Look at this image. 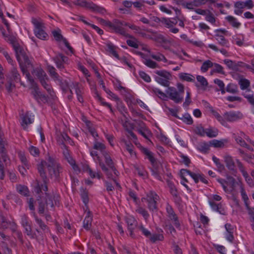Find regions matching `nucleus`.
<instances>
[{"label":"nucleus","mask_w":254,"mask_h":254,"mask_svg":"<svg viewBox=\"0 0 254 254\" xmlns=\"http://www.w3.org/2000/svg\"><path fill=\"white\" fill-rule=\"evenodd\" d=\"M59 195L55 193L50 194L49 193L45 192V197H42L38 196L36 201L38 203V212L39 214H44L45 210L48 211L49 210L53 209L55 205L59 204Z\"/></svg>","instance_id":"nucleus-1"},{"label":"nucleus","mask_w":254,"mask_h":254,"mask_svg":"<svg viewBox=\"0 0 254 254\" xmlns=\"http://www.w3.org/2000/svg\"><path fill=\"white\" fill-rule=\"evenodd\" d=\"M43 164V167L47 166L49 174L51 178H54L56 180H58L60 177V173L62 169L59 164L51 157H48L47 161H42L41 163L38 164L40 165Z\"/></svg>","instance_id":"nucleus-2"},{"label":"nucleus","mask_w":254,"mask_h":254,"mask_svg":"<svg viewBox=\"0 0 254 254\" xmlns=\"http://www.w3.org/2000/svg\"><path fill=\"white\" fill-rule=\"evenodd\" d=\"M20 76L17 70L13 67L10 74L6 75V83L5 85V88L8 93L12 92L15 88V82H20Z\"/></svg>","instance_id":"nucleus-3"},{"label":"nucleus","mask_w":254,"mask_h":254,"mask_svg":"<svg viewBox=\"0 0 254 254\" xmlns=\"http://www.w3.org/2000/svg\"><path fill=\"white\" fill-rule=\"evenodd\" d=\"M155 73L157 74L155 76V81L165 87H168L170 85V80L172 78L171 74L165 70H156Z\"/></svg>","instance_id":"nucleus-4"},{"label":"nucleus","mask_w":254,"mask_h":254,"mask_svg":"<svg viewBox=\"0 0 254 254\" xmlns=\"http://www.w3.org/2000/svg\"><path fill=\"white\" fill-rule=\"evenodd\" d=\"M32 22L35 27L34 33L36 36L40 39H45L48 35L44 30L45 28L44 24L35 18L32 19Z\"/></svg>","instance_id":"nucleus-5"},{"label":"nucleus","mask_w":254,"mask_h":254,"mask_svg":"<svg viewBox=\"0 0 254 254\" xmlns=\"http://www.w3.org/2000/svg\"><path fill=\"white\" fill-rule=\"evenodd\" d=\"M128 25L129 24L126 22L120 21L118 19H115L114 30L116 33H119L126 37L132 38V36L126 33L124 28L122 27L123 26H128Z\"/></svg>","instance_id":"nucleus-6"},{"label":"nucleus","mask_w":254,"mask_h":254,"mask_svg":"<svg viewBox=\"0 0 254 254\" xmlns=\"http://www.w3.org/2000/svg\"><path fill=\"white\" fill-rule=\"evenodd\" d=\"M147 198H143L146 200L148 202V208L152 211H157V207L156 205V200L158 196L156 193L153 191H150L149 193L147 194Z\"/></svg>","instance_id":"nucleus-7"},{"label":"nucleus","mask_w":254,"mask_h":254,"mask_svg":"<svg viewBox=\"0 0 254 254\" xmlns=\"http://www.w3.org/2000/svg\"><path fill=\"white\" fill-rule=\"evenodd\" d=\"M166 92L169 95L170 99L176 103H181L183 100V97L180 95L181 94L174 87H168Z\"/></svg>","instance_id":"nucleus-8"},{"label":"nucleus","mask_w":254,"mask_h":254,"mask_svg":"<svg viewBox=\"0 0 254 254\" xmlns=\"http://www.w3.org/2000/svg\"><path fill=\"white\" fill-rule=\"evenodd\" d=\"M43 164L42 163L41 165H38L37 166V169L44 183V185H42L41 186L42 190H43L45 191H47L48 190V188L47 184L48 183L49 180L46 175V173L44 170L43 169Z\"/></svg>","instance_id":"nucleus-9"},{"label":"nucleus","mask_w":254,"mask_h":254,"mask_svg":"<svg viewBox=\"0 0 254 254\" xmlns=\"http://www.w3.org/2000/svg\"><path fill=\"white\" fill-rule=\"evenodd\" d=\"M166 210L168 213L169 218L174 221V225L177 228L180 227V224L179 222L178 218L175 213L173 208L169 204H167L166 207Z\"/></svg>","instance_id":"nucleus-10"},{"label":"nucleus","mask_w":254,"mask_h":254,"mask_svg":"<svg viewBox=\"0 0 254 254\" xmlns=\"http://www.w3.org/2000/svg\"><path fill=\"white\" fill-rule=\"evenodd\" d=\"M61 145H62V148H64L65 150L64 151L63 154L67 160L68 162L73 167V168L74 170H76V168H78V166L75 164V161L72 159V158L70 156L68 150L67 149V147L65 145L64 142V140H62L61 142Z\"/></svg>","instance_id":"nucleus-11"},{"label":"nucleus","mask_w":254,"mask_h":254,"mask_svg":"<svg viewBox=\"0 0 254 254\" xmlns=\"http://www.w3.org/2000/svg\"><path fill=\"white\" fill-rule=\"evenodd\" d=\"M181 177L185 182H187V180L185 178V174L187 173L189 174L194 181L195 183H197L199 181L200 174H196L193 172H191L189 170L182 169L180 171Z\"/></svg>","instance_id":"nucleus-12"},{"label":"nucleus","mask_w":254,"mask_h":254,"mask_svg":"<svg viewBox=\"0 0 254 254\" xmlns=\"http://www.w3.org/2000/svg\"><path fill=\"white\" fill-rule=\"evenodd\" d=\"M126 222L127 225V228L130 232V236L133 237L134 235L133 230L135 227H137V222L133 217H128L126 218Z\"/></svg>","instance_id":"nucleus-13"},{"label":"nucleus","mask_w":254,"mask_h":254,"mask_svg":"<svg viewBox=\"0 0 254 254\" xmlns=\"http://www.w3.org/2000/svg\"><path fill=\"white\" fill-rule=\"evenodd\" d=\"M240 114L239 112L238 113L234 112H226L224 115V120L230 122L236 121L240 119Z\"/></svg>","instance_id":"nucleus-14"},{"label":"nucleus","mask_w":254,"mask_h":254,"mask_svg":"<svg viewBox=\"0 0 254 254\" xmlns=\"http://www.w3.org/2000/svg\"><path fill=\"white\" fill-rule=\"evenodd\" d=\"M224 162L227 168L232 171L235 172V164L232 157L229 155H226L224 157Z\"/></svg>","instance_id":"nucleus-15"},{"label":"nucleus","mask_w":254,"mask_h":254,"mask_svg":"<svg viewBox=\"0 0 254 254\" xmlns=\"http://www.w3.org/2000/svg\"><path fill=\"white\" fill-rule=\"evenodd\" d=\"M13 48L15 52L17 60L18 63H20V61H22L21 57H22L23 55L25 54L24 50L20 47L19 44L14 45V47Z\"/></svg>","instance_id":"nucleus-16"},{"label":"nucleus","mask_w":254,"mask_h":254,"mask_svg":"<svg viewBox=\"0 0 254 254\" xmlns=\"http://www.w3.org/2000/svg\"><path fill=\"white\" fill-rule=\"evenodd\" d=\"M73 3L76 5L86 7L90 9L92 2H88L85 0H76L74 1Z\"/></svg>","instance_id":"nucleus-17"},{"label":"nucleus","mask_w":254,"mask_h":254,"mask_svg":"<svg viewBox=\"0 0 254 254\" xmlns=\"http://www.w3.org/2000/svg\"><path fill=\"white\" fill-rule=\"evenodd\" d=\"M22 122L21 123V126L24 129H26L27 128V127L28 125L32 123V119L29 118L28 113H26L25 115L23 116L22 117Z\"/></svg>","instance_id":"nucleus-18"},{"label":"nucleus","mask_w":254,"mask_h":254,"mask_svg":"<svg viewBox=\"0 0 254 254\" xmlns=\"http://www.w3.org/2000/svg\"><path fill=\"white\" fill-rule=\"evenodd\" d=\"M34 72L35 74V75L38 78L40 81L41 79H48V77L46 75L45 72L42 69H36L34 70Z\"/></svg>","instance_id":"nucleus-19"},{"label":"nucleus","mask_w":254,"mask_h":254,"mask_svg":"<svg viewBox=\"0 0 254 254\" xmlns=\"http://www.w3.org/2000/svg\"><path fill=\"white\" fill-rule=\"evenodd\" d=\"M226 19L234 27L238 28L241 23L237 21V19L232 16L229 15L226 17Z\"/></svg>","instance_id":"nucleus-20"},{"label":"nucleus","mask_w":254,"mask_h":254,"mask_svg":"<svg viewBox=\"0 0 254 254\" xmlns=\"http://www.w3.org/2000/svg\"><path fill=\"white\" fill-rule=\"evenodd\" d=\"M167 182L168 184V186L170 188V193L174 197H178L177 190L174 184L168 180H167Z\"/></svg>","instance_id":"nucleus-21"},{"label":"nucleus","mask_w":254,"mask_h":254,"mask_svg":"<svg viewBox=\"0 0 254 254\" xmlns=\"http://www.w3.org/2000/svg\"><path fill=\"white\" fill-rule=\"evenodd\" d=\"M179 119L187 125H192L193 124V120L189 113H186L182 117H180Z\"/></svg>","instance_id":"nucleus-22"},{"label":"nucleus","mask_w":254,"mask_h":254,"mask_svg":"<svg viewBox=\"0 0 254 254\" xmlns=\"http://www.w3.org/2000/svg\"><path fill=\"white\" fill-rule=\"evenodd\" d=\"M17 191L21 194L27 196H28L29 190L26 186L19 185L17 187Z\"/></svg>","instance_id":"nucleus-23"},{"label":"nucleus","mask_w":254,"mask_h":254,"mask_svg":"<svg viewBox=\"0 0 254 254\" xmlns=\"http://www.w3.org/2000/svg\"><path fill=\"white\" fill-rule=\"evenodd\" d=\"M90 9L92 11L99 12L102 14L106 12V10L104 8L100 7L93 2L91 4Z\"/></svg>","instance_id":"nucleus-24"},{"label":"nucleus","mask_w":254,"mask_h":254,"mask_svg":"<svg viewBox=\"0 0 254 254\" xmlns=\"http://www.w3.org/2000/svg\"><path fill=\"white\" fill-rule=\"evenodd\" d=\"M213 63L209 60L205 61L202 64L201 70L203 72H206L208 68L213 66Z\"/></svg>","instance_id":"nucleus-25"},{"label":"nucleus","mask_w":254,"mask_h":254,"mask_svg":"<svg viewBox=\"0 0 254 254\" xmlns=\"http://www.w3.org/2000/svg\"><path fill=\"white\" fill-rule=\"evenodd\" d=\"M152 92L157 95L160 99L165 100L168 96L166 94L161 91L160 89L157 88H154L152 89Z\"/></svg>","instance_id":"nucleus-26"},{"label":"nucleus","mask_w":254,"mask_h":254,"mask_svg":"<svg viewBox=\"0 0 254 254\" xmlns=\"http://www.w3.org/2000/svg\"><path fill=\"white\" fill-rule=\"evenodd\" d=\"M212 160L214 161V162L215 163L218 171L220 172H222L223 170L225 169L224 165L222 164L220 161L219 159L216 158L215 156H213L212 157Z\"/></svg>","instance_id":"nucleus-27"},{"label":"nucleus","mask_w":254,"mask_h":254,"mask_svg":"<svg viewBox=\"0 0 254 254\" xmlns=\"http://www.w3.org/2000/svg\"><path fill=\"white\" fill-rule=\"evenodd\" d=\"M214 68L211 70V74H212L213 72L219 73L222 74H225V72L223 71V67L220 64L213 63Z\"/></svg>","instance_id":"nucleus-28"},{"label":"nucleus","mask_w":254,"mask_h":254,"mask_svg":"<svg viewBox=\"0 0 254 254\" xmlns=\"http://www.w3.org/2000/svg\"><path fill=\"white\" fill-rule=\"evenodd\" d=\"M149 238L151 242L154 243L157 241H163L164 236L162 234H155L152 235L151 234V236Z\"/></svg>","instance_id":"nucleus-29"},{"label":"nucleus","mask_w":254,"mask_h":254,"mask_svg":"<svg viewBox=\"0 0 254 254\" xmlns=\"http://www.w3.org/2000/svg\"><path fill=\"white\" fill-rule=\"evenodd\" d=\"M92 220V218L90 216L88 215L85 217L83 221V227L87 230L90 229V226H91Z\"/></svg>","instance_id":"nucleus-30"},{"label":"nucleus","mask_w":254,"mask_h":254,"mask_svg":"<svg viewBox=\"0 0 254 254\" xmlns=\"http://www.w3.org/2000/svg\"><path fill=\"white\" fill-rule=\"evenodd\" d=\"M106 164L111 169L114 167V163L110 155L107 152L103 153Z\"/></svg>","instance_id":"nucleus-31"},{"label":"nucleus","mask_w":254,"mask_h":254,"mask_svg":"<svg viewBox=\"0 0 254 254\" xmlns=\"http://www.w3.org/2000/svg\"><path fill=\"white\" fill-rule=\"evenodd\" d=\"M218 130L217 129H212L209 128L206 129L205 134L209 137L212 138L216 137L218 135Z\"/></svg>","instance_id":"nucleus-32"},{"label":"nucleus","mask_w":254,"mask_h":254,"mask_svg":"<svg viewBox=\"0 0 254 254\" xmlns=\"http://www.w3.org/2000/svg\"><path fill=\"white\" fill-rule=\"evenodd\" d=\"M96 19L97 20L102 24L107 26L111 28V29L114 30V20H113V22L112 23L109 21H106L104 19H103L102 18L100 17H96Z\"/></svg>","instance_id":"nucleus-33"},{"label":"nucleus","mask_w":254,"mask_h":254,"mask_svg":"<svg viewBox=\"0 0 254 254\" xmlns=\"http://www.w3.org/2000/svg\"><path fill=\"white\" fill-rule=\"evenodd\" d=\"M61 54H58L55 57L53 58L54 61L57 64V66L58 68L62 69L64 68L62 59H60Z\"/></svg>","instance_id":"nucleus-34"},{"label":"nucleus","mask_w":254,"mask_h":254,"mask_svg":"<svg viewBox=\"0 0 254 254\" xmlns=\"http://www.w3.org/2000/svg\"><path fill=\"white\" fill-rule=\"evenodd\" d=\"M3 35L7 38L6 40L12 45L14 47V45H17L18 43L16 42V38L12 35H6L4 32H2Z\"/></svg>","instance_id":"nucleus-35"},{"label":"nucleus","mask_w":254,"mask_h":254,"mask_svg":"<svg viewBox=\"0 0 254 254\" xmlns=\"http://www.w3.org/2000/svg\"><path fill=\"white\" fill-rule=\"evenodd\" d=\"M209 143L216 148H223L224 146V143L222 140L214 139L210 141Z\"/></svg>","instance_id":"nucleus-36"},{"label":"nucleus","mask_w":254,"mask_h":254,"mask_svg":"<svg viewBox=\"0 0 254 254\" xmlns=\"http://www.w3.org/2000/svg\"><path fill=\"white\" fill-rule=\"evenodd\" d=\"M143 63L150 68H155L158 67V64L150 59H145V60L143 61Z\"/></svg>","instance_id":"nucleus-37"},{"label":"nucleus","mask_w":254,"mask_h":254,"mask_svg":"<svg viewBox=\"0 0 254 254\" xmlns=\"http://www.w3.org/2000/svg\"><path fill=\"white\" fill-rule=\"evenodd\" d=\"M241 193L242 199H243L245 202V205L246 207H247V206H250L249 203V197L246 194L245 189L243 187H241Z\"/></svg>","instance_id":"nucleus-38"},{"label":"nucleus","mask_w":254,"mask_h":254,"mask_svg":"<svg viewBox=\"0 0 254 254\" xmlns=\"http://www.w3.org/2000/svg\"><path fill=\"white\" fill-rule=\"evenodd\" d=\"M32 86L33 88V91L31 92V94L36 100H38V97L39 96L40 91L39 90L37 84L36 83L35 85H32Z\"/></svg>","instance_id":"nucleus-39"},{"label":"nucleus","mask_w":254,"mask_h":254,"mask_svg":"<svg viewBox=\"0 0 254 254\" xmlns=\"http://www.w3.org/2000/svg\"><path fill=\"white\" fill-rule=\"evenodd\" d=\"M224 63L227 65L229 69L234 70L237 68L238 65L230 60L225 59L224 60Z\"/></svg>","instance_id":"nucleus-40"},{"label":"nucleus","mask_w":254,"mask_h":254,"mask_svg":"<svg viewBox=\"0 0 254 254\" xmlns=\"http://www.w3.org/2000/svg\"><path fill=\"white\" fill-rule=\"evenodd\" d=\"M211 113L215 116V117L217 119V120L220 122L222 125H224L225 123V121L224 118H223L218 112L214 111L212 107H211Z\"/></svg>","instance_id":"nucleus-41"},{"label":"nucleus","mask_w":254,"mask_h":254,"mask_svg":"<svg viewBox=\"0 0 254 254\" xmlns=\"http://www.w3.org/2000/svg\"><path fill=\"white\" fill-rule=\"evenodd\" d=\"M93 148L95 149L100 150L102 153L103 154V153L106 152L105 151V145L104 144L100 142H96L93 146Z\"/></svg>","instance_id":"nucleus-42"},{"label":"nucleus","mask_w":254,"mask_h":254,"mask_svg":"<svg viewBox=\"0 0 254 254\" xmlns=\"http://www.w3.org/2000/svg\"><path fill=\"white\" fill-rule=\"evenodd\" d=\"M205 132L206 129H204L201 125H199V126H197L195 129V132L197 134L201 136H204V135L205 134Z\"/></svg>","instance_id":"nucleus-43"},{"label":"nucleus","mask_w":254,"mask_h":254,"mask_svg":"<svg viewBox=\"0 0 254 254\" xmlns=\"http://www.w3.org/2000/svg\"><path fill=\"white\" fill-rule=\"evenodd\" d=\"M58 80L60 82V85L62 90L64 92H66L67 91L68 87H69L68 82L65 80L63 81L62 80H61L60 78L58 79Z\"/></svg>","instance_id":"nucleus-44"},{"label":"nucleus","mask_w":254,"mask_h":254,"mask_svg":"<svg viewBox=\"0 0 254 254\" xmlns=\"http://www.w3.org/2000/svg\"><path fill=\"white\" fill-rule=\"evenodd\" d=\"M47 80V79H41L40 81L42 85L44 87V88L46 89L47 92L49 94L52 95V93L54 92L53 90L50 88V86L49 84H48L46 81Z\"/></svg>","instance_id":"nucleus-45"},{"label":"nucleus","mask_w":254,"mask_h":254,"mask_svg":"<svg viewBox=\"0 0 254 254\" xmlns=\"http://www.w3.org/2000/svg\"><path fill=\"white\" fill-rule=\"evenodd\" d=\"M226 91L231 93H236L238 92L237 86L233 84H229L226 87Z\"/></svg>","instance_id":"nucleus-46"},{"label":"nucleus","mask_w":254,"mask_h":254,"mask_svg":"<svg viewBox=\"0 0 254 254\" xmlns=\"http://www.w3.org/2000/svg\"><path fill=\"white\" fill-rule=\"evenodd\" d=\"M209 203L214 210L217 211L221 214H223L221 213V211L219 210L222 207L221 203L216 204L215 202L212 201H209Z\"/></svg>","instance_id":"nucleus-47"},{"label":"nucleus","mask_w":254,"mask_h":254,"mask_svg":"<svg viewBox=\"0 0 254 254\" xmlns=\"http://www.w3.org/2000/svg\"><path fill=\"white\" fill-rule=\"evenodd\" d=\"M48 70L52 77H53L54 78H56L57 80H58V79H59V75L56 72V69L53 66H49Z\"/></svg>","instance_id":"nucleus-48"},{"label":"nucleus","mask_w":254,"mask_h":254,"mask_svg":"<svg viewBox=\"0 0 254 254\" xmlns=\"http://www.w3.org/2000/svg\"><path fill=\"white\" fill-rule=\"evenodd\" d=\"M190 74L186 73H181L179 74V77L183 80L187 81H193L194 79L191 78Z\"/></svg>","instance_id":"nucleus-49"},{"label":"nucleus","mask_w":254,"mask_h":254,"mask_svg":"<svg viewBox=\"0 0 254 254\" xmlns=\"http://www.w3.org/2000/svg\"><path fill=\"white\" fill-rule=\"evenodd\" d=\"M52 34L56 40L57 41H63V39H65L63 37V35L60 33V30L59 31H53Z\"/></svg>","instance_id":"nucleus-50"},{"label":"nucleus","mask_w":254,"mask_h":254,"mask_svg":"<svg viewBox=\"0 0 254 254\" xmlns=\"http://www.w3.org/2000/svg\"><path fill=\"white\" fill-rule=\"evenodd\" d=\"M99 165L101 167L102 170L105 172L108 177L110 178L112 176V174L111 173L109 172L108 168L105 166V164L101 161H99Z\"/></svg>","instance_id":"nucleus-51"},{"label":"nucleus","mask_w":254,"mask_h":254,"mask_svg":"<svg viewBox=\"0 0 254 254\" xmlns=\"http://www.w3.org/2000/svg\"><path fill=\"white\" fill-rule=\"evenodd\" d=\"M240 84L241 89L244 90L250 86V82L248 80L244 79L240 81Z\"/></svg>","instance_id":"nucleus-52"},{"label":"nucleus","mask_w":254,"mask_h":254,"mask_svg":"<svg viewBox=\"0 0 254 254\" xmlns=\"http://www.w3.org/2000/svg\"><path fill=\"white\" fill-rule=\"evenodd\" d=\"M86 171L89 173V175L92 178H94L96 177V176H97L98 179H100L101 178L100 174H99L98 173H97V175H96V173L92 171L88 165L86 167Z\"/></svg>","instance_id":"nucleus-53"},{"label":"nucleus","mask_w":254,"mask_h":254,"mask_svg":"<svg viewBox=\"0 0 254 254\" xmlns=\"http://www.w3.org/2000/svg\"><path fill=\"white\" fill-rule=\"evenodd\" d=\"M139 75L140 77L142 78L145 81L147 82H150L151 81L150 77L143 71H140L139 72Z\"/></svg>","instance_id":"nucleus-54"},{"label":"nucleus","mask_w":254,"mask_h":254,"mask_svg":"<svg viewBox=\"0 0 254 254\" xmlns=\"http://www.w3.org/2000/svg\"><path fill=\"white\" fill-rule=\"evenodd\" d=\"M234 138L237 143L240 144L242 147L247 146V143L245 141L244 139H243L242 137L241 136H237L235 134H234Z\"/></svg>","instance_id":"nucleus-55"},{"label":"nucleus","mask_w":254,"mask_h":254,"mask_svg":"<svg viewBox=\"0 0 254 254\" xmlns=\"http://www.w3.org/2000/svg\"><path fill=\"white\" fill-rule=\"evenodd\" d=\"M205 19L207 21L214 23L215 22V18L213 14L209 10L206 15Z\"/></svg>","instance_id":"nucleus-56"},{"label":"nucleus","mask_w":254,"mask_h":254,"mask_svg":"<svg viewBox=\"0 0 254 254\" xmlns=\"http://www.w3.org/2000/svg\"><path fill=\"white\" fill-rule=\"evenodd\" d=\"M29 151L31 154L34 156H38L39 155L40 152L39 149L35 146H31L29 148Z\"/></svg>","instance_id":"nucleus-57"},{"label":"nucleus","mask_w":254,"mask_h":254,"mask_svg":"<svg viewBox=\"0 0 254 254\" xmlns=\"http://www.w3.org/2000/svg\"><path fill=\"white\" fill-rule=\"evenodd\" d=\"M197 80L200 82V84L202 86H207L208 85V82L206 79L202 76L197 75L196 76Z\"/></svg>","instance_id":"nucleus-58"},{"label":"nucleus","mask_w":254,"mask_h":254,"mask_svg":"<svg viewBox=\"0 0 254 254\" xmlns=\"http://www.w3.org/2000/svg\"><path fill=\"white\" fill-rule=\"evenodd\" d=\"M197 2H199L197 0H194L193 2H186L185 7L189 9L194 10V9L192 7V6L194 5L195 6H197L198 5L196 3Z\"/></svg>","instance_id":"nucleus-59"},{"label":"nucleus","mask_w":254,"mask_h":254,"mask_svg":"<svg viewBox=\"0 0 254 254\" xmlns=\"http://www.w3.org/2000/svg\"><path fill=\"white\" fill-rule=\"evenodd\" d=\"M138 229L140 230L142 234L147 238L151 236V233L148 230L146 229L142 225L138 227Z\"/></svg>","instance_id":"nucleus-60"},{"label":"nucleus","mask_w":254,"mask_h":254,"mask_svg":"<svg viewBox=\"0 0 254 254\" xmlns=\"http://www.w3.org/2000/svg\"><path fill=\"white\" fill-rule=\"evenodd\" d=\"M25 230V233L28 236H30L31 238H35V234H33L32 232V229L30 225L26 226L24 227Z\"/></svg>","instance_id":"nucleus-61"},{"label":"nucleus","mask_w":254,"mask_h":254,"mask_svg":"<svg viewBox=\"0 0 254 254\" xmlns=\"http://www.w3.org/2000/svg\"><path fill=\"white\" fill-rule=\"evenodd\" d=\"M199 149L201 152L206 153L209 149V145L207 143L203 142L200 145Z\"/></svg>","instance_id":"nucleus-62"},{"label":"nucleus","mask_w":254,"mask_h":254,"mask_svg":"<svg viewBox=\"0 0 254 254\" xmlns=\"http://www.w3.org/2000/svg\"><path fill=\"white\" fill-rule=\"evenodd\" d=\"M216 36L218 37L216 39L220 45L224 46L226 44L227 41L223 36L216 34Z\"/></svg>","instance_id":"nucleus-63"},{"label":"nucleus","mask_w":254,"mask_h":254,"mask_svg":"<svg viewBox=\"0 0 254 254\" xmlns=\"http://www.w3.org/2000/svg\"><path fill=\"white\" fill-rule=\"evenodd\" d=\"M35 220L37 223L39 224L40 228L43 230H45L46 229H47V225L44 224L42 219L38 218L37 217H36Z\"/></svg>","instance_id":"nucleus-64"}]
</instances>
